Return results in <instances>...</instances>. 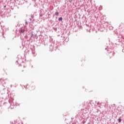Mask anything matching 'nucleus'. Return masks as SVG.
Listing matches in <instances>:
<instances>
[{
	"instance_id": "1",
	"label": "nucleus",
	"mask_w": 124,
	"mask_h": 124,
	"mask_svg": "<svg viewBox=\"0 0 124 124\" xmlns=\"http://www.w3.org/2000/svg\"><path fill=\"white\" fill-rule=\"evenodd\" d=\"M24 88L25 89H29V91H31V92H32L35 90V86L34 85H30L29 84H26L24 86Z\"/></svg>"
},
{
	"instance_id": "2",
	"label": "nucleus",
	"mask_w": 124,
	"mask_h": 124,
	"mask_svg": "<svg viewBox=\"0 0 124 124\" xmlns=\"http://www.w3.org/2000/svg\"><path fill=\"white\" fill-rule=\"evenodd\" d=\"M25 27H21L20 29V32H21V33H23L25 32Z\"/></svg>"
},
{
	"instance_id": "3",
	"label": "nucleus",
	"mask_w": 124,
	"mask_h": 124,
	"mask_svg": "<svg viewBox=\"0 0 124 124\" xmlns=\"http://www.w3.org/2000/svg\"><path fill=\"white\" fill-rule=\"evenodd\" d=\"M13 100H14L13 99L11 98L9 100V102L10 103V104H11V105H13Z\"/></svg>"
},
{
	"instance_id": "4",
	"label": "nucleus",
	"mask_w": 124,
	"mask_h": 124,
	"mask_svg": "<svg viewBox=\"0 0 124 124\" xmlns=\"http://www.w3.org/2000/svg\"><path fill=\"white\" fill-rule=\"evenodd\" d=\"M17 124H23V123L21 121H18L17 122Z\"/></svg>"
},
{
	"instance_id": "5",
	"label": "nucleus",
	"mask_w": 124,
	"mask_h": 124,
	"mask_svg": "<svg viewBox=\"0 0 124 124\" xmlns=\"http://www.w3.org/2000/svg\"><path fill=\"white\" fill-rule=\"evenodd\" d=\"M59 12H57L55 13V15H56V16H59Z\"/></svg>"
},
{
	"instance_id": "6",
	"label": "nucleus",
	"mask_w": 124,
	"mask_h": 124,
	"mask_svg": "<svg viewBox=\"0 0 124 124\" xmlns=\"http://www.w3.org/2000/svg\"><path fill=\"white\" fill-rule=\"evenodd\" d=\"M3 81H4V79H3V78H0V82L2 83Z\"/></svg>"
},
{
	"instance_id": "7",
	"label": "nucleus",
	"mask_w": 124,
	"mask_h": 124,
	"mask_svg": "<svg viewBox=\"0 0 124 124\" xmlns=\"http://www.w3.org/2000/svg\"><path fill=\"white\" fill-rule=\"evenodd\" d=\"M59 21H62V17H59Z\"/></svg>"
},
{
	"instance_id": "8",
	"label": "nucleus",
	"mask_w": 124,
	"mask_h": 124,
	"mask_svg": "<svg viewBox=\"0 0 124 124\" xmlns=\"http://www.w3.org/2000/svg\"><path fill=\"white\" fill-rule=\"evenodd\" d=\"M118 122H119V123H121V122H122V119L121 118H119L118 119Z\"/></svg>"
},
{
	"instance_id": "9",
	"label": "nucleus",
	"mask_w": 124,
	"mask_h": 124,
	"mask_svg": "<svg viewBox=\"0 0 124 124\" xmlns=\"http://www.w3.org/2000/svg\"><path fill=\"white\" fill-rule=\"evenodd\" d=\"M26 26H28V21L25 22Z\"/></svg>"
},
{
	"instance_id": "10",
	"label": "nucleus",
	"mask_w": 124,
	"mask_h": 124,
	"mask_svg": "<svg viewBox=\"0 0 124 124\" xmlns=\"http://www.w3.org/2000/svg\"><path fill=\"white\" fill-rule=\"evenodd\" d=\"M85 123H86V121H83V122H82V123L83 124H85Z\"/></svg>"
},
{
	"instance_id": "11",
	"label": "nucleus",
	"mask_w": 124,
	"mask_h": 124,
	"mask_svg": "<svg viewBox=\"0 0 124 124\" xmlns=\"http://www.w3.org/2000/svg\"><path fill=\"white\" fill-rule=\"evenodd\" d=\"M32 54H33V55H34V54H35V52L32 51Z\"/></svg>"
},
{
	"instance_id": "12",
	"label": "nucleus",
	"mask_w": 124,
	"mask_h": 124,
	"mask_svg": "<svg viewBox=\"0 0 124 124\" xmlns=\"http://www.w3.org/2000/svg\"><path fill=\"white\" fill-rule=\"evenodd\" d=\"M6 7V5L4 6V8H5Z\"/></svg>"
},
{
	"instance_id": "13",
	"label": "nucleus",
	"mask_w": 124,
	"mask_h": 124,
	"mask_svg": "<svg viewBox=\"0 0 124 124\" xmlns=\"http://www.w3.org/2000/svg\"><path fill=\"white\" fill-rule=\"evenodd\" d=\"M85 60V58L82 59V61H84Z\"/></svg>"
},
{
	"instance_id": "14",
	"label": "nucleus",
	"mask_w": 124,
	"mask_h": 124,
	"mask_svg": "<svg viewBox=\"0 0 124 124\" xmlns=\"http://www.w3.org/2000/svg\"><path fill=\"white\" fill-rule=\"evenodd\" d=\"M30 21H31V18H30Z\"/></svg>"
},
{
	"instance_id": "15",
	"label": "nucleus",
	"mask_w": 124,
	"mask_h": 124,
	"mask_svg": "<svg viewBox=\"0 0 124 124\" xmlns=\"http://www.w3.org/2000/svg\"><path fill=\"white\" fill-rule=\"evenodd\" d=\"M21 71H22V72H23V71H24V70H22Z\"/></svg>"
},
{
	"instance_id": "16",
	"label": "nucleus",
	"mask_w": 124,
	"mask_h": 124,
	"mask_svg": "<svg viewBox=\"0 0 124 124\" xmlns=\"http://www.w3.org/2000/svg\"><path fill=\"white\" fill-rule=\"evenodd\" d=\"M31 18H32V16H31Z\"/></svg>"
},
{
	"instance_id": "17",
	"label": "nucleus",
	"mask_w": 124,
	"mask_h": 124,
	"mask_svg": "<svg viewBox=\"0 0 124 124\" xmlns=\"http://www.w3.org/2000/svg\"><path fill=\"white\" fill-rule=\"evenodd\" d=\"M41 17H42V16L41 15Z\"/></svg>"
}]
</instances>
